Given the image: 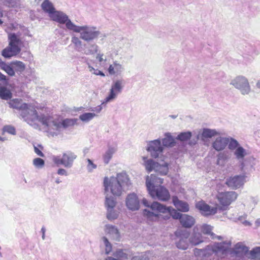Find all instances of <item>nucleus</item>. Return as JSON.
I'll return each mask as SVG.
<instances>
[{"mask_svg": "<svg viewBox=\"0 0 260 260\" xmlns=\"http://www.w3.org/2000/svg\"><path fill=\"white\" fill-rule=\"evenodd\" d=\"M131 185L129 178L125 172L118 173L116 177H105L104 179L105 192L110 191L114 196H120L129 189Z\"/></svg>", "mask_w": 260, "mask_h": 260, "instance_id": "obj_1", "label": "nucleus"}, {"mask_svg": "<svg viewBox=\"0 0 260 260\" xmlns=\"http://www.w3.org/2000/svg\"><path fill=\"white\" fill-rule=\"evenodd\" d=\"M39 121L47 127V133L52 137L58 136L63 129L77 124V118H66L62 120L52 117L41 115Z\"/></svg>", "mask_w": 260, "mask_h": 260, "instance_id": "obj_2", "label": "nucleus"}, {"mask_svg": "<svg viewBox=\"0 0 260 260\" xmlns=\"http://www.w3.org/2000/svg\"><path fill=\"white\" fill-rule=\"evenodd\" d=\"M152 211L148 209L143 210V214L150 219H157L162 218L165 220L170 219L172 216L175 219H179L180 221L184 214L179 212L172 207H166L158 202H154L151 206Z\"/></svg>", "mask_w": 260, "mask_h": 260, "instance_id": "obj_3", "label": "nucleus"}, {"mask_svg": "<svg viewBox=\"0 0 260 260\" xmlns=\"http://www.w3.org/2000/svg\"><path fill=\"white\" fill-rule=\"evenodd\" d=\"M235 142L231 144L230 149L239 162V167L242 174L246 176L255 170V158L251 156L246 157L247 151L240 144Z\"/></svg>", "mask_w": 260, "mask_h": 260, "instance_id": "obj_4", "label": "nucleus"}, {"mask_svg": "<svg viewBox=\"0 0 260 260\" xmlns=\"http://www.w3.org/2000/svg\"><path fill=\"white\" fill-rule=\"evenodd\" d=\"M163 179L151 174L146 178V186L149 194L153 199L165 202L170 199V194L166 187L160 185L163 183Z\"/></svg>", "mask_w": 260, "mask_h": 260, "instance_id": "obj_5", "label": "nucleus"}, {"mask_svg": "<svg viewBox=\"0 0 260 260\" xmlns=\"http://www.w3.org/2000/svg\"><path fill=\"white\" fill-rule=\"evenodd\" d=\"M231 245L230 241L217 242L205 249H197L199 253H196L202 257V260H219L226 255Z\"/></svg>", "mask_w": 260, "mask_h": 260, "instance_id": "obj_6", "label": "nucleus"}, {"mask_svg": "<svg viewBox=\"0 0 260 260\" xmlns=\"http://www.w3.org/2000/svg\"><path fill=\"white\" fill-rule=\"evenodd\" d=\"M8 104L10 108L20 111L21 116L28 124L32 125L36 121H39L40 116L38 115L34 105L25 103L20 99L10 100Z\"/></svg>", "mask_w": 260, "mask_h": 260, "instance_id": "obj_7", "label": "nucleus"}, {"mask_svg": "<svg viewBox=\"0 0 260 260\" xmlns=\"http://www.w3.org/2000/svg\"><path fill=\"white\" fill-rule=\"evenodd\" d=\"M71 31L79 33L80 38L87 43L96 39L101 34L96 27L88 25L78 26L75 24Z\"/></svg>", "mask_w": 260, "mask_h": 260, "instance_id": "obj_8", "label": "nucleus"}, {"mask_svg": "<svg viewBox=\"0 0 260 260\" xmlns=\"http://www.w3.org/2000/svg\"><path fill=\"white\" fill-rule=\"evenodd\" d=\"M77 158L76 154L70 150L66 151L62 154L61 157L58 155H52V161L57 166L62 165L66 168H71L74 161Z\"/></svg>", "mask_w": 260, "mask_h": 260, "instance_id": "obj_9", "label": "nucleus"}, {"mask_svg": "<svg viewBox=\"0 0 260 260\" xmlns=\"http://www.w3.org/2000/svg\"><path fill=\"white\" fill-rule=\"evenodd\" d=\"M124 86V81L122 79L114 81L111 85L109 95L104 99L102 104H106L113 101L121 93Z\"/></svg>", "mask_w": 260, "mask_h": 260, "instance_id": "obj_10", "label": "nucleus"}, {"mask_svg": "<svg viewBox=\"0 0 260 260\" xmlns=\"http://www.w3.org/2000/svg\"><path fill=\"white\" fill-rule=\"evenodd\" d=\"M231 84L238 89L242 95L248 94L251 87L248 80L243 76H238L233 79Z\"/></svg>", "mask_w": 260, "mask_h": 260, "instance_id": "obj_11", "label": "nucleus"}, {"mask_svg": "<svg viewBox=\"0 0 260 260\" xmlns=\"http://www.w3.org/2000/svg\"><path fill=\"white\" fill-rule=\"evenodd\" d=\"M236 142L238 144H240L237 140L232 137H218L212 143V147L216 151H219L224 150L228 145V148L231 151L230 146L231 144Z\"/></svg>", "mask_w": 260, "mask_h": 260, "instance_id": "obj_12", "label": "nucleus"}, {"mask_svg": "<svg viewBox=\"0 0 260 260\" xmlns=\"http://www.w3.org/2000/svg\"><path fill=\"white\" fill-rule=\"evenodd\" d=\"M50 17L54 21L60 24H65L67 28L71 31L75 25L69 18L68 16L61 11L55 10L52 15H50Z\"/></svg>", "mask_w": 260, "mask_h": 260, "instance_id": "obj_13", "label": "nucleus"}, {"mask_svg": "<svg viewBox=\"0 0 260 260\" xmlns=\"http://www.w3.org/2000/svg\"><path fill=\"white\" fill-rule=\"evenodd\" d=\"M146 150L153 158H161L163 155L164 147L159 139L149 142Z\"/></svg>", "mask_w": 260, "mask_h": 260, "instance_id": "obj_14", "label": "nucleus"}, {"mask_svg": "<svg viewBox=\"0 0 260 260\" xmlns=\"http://www.w3.org/2000/svg\"><path fill=\"white\" fill-rule=\"evenodd\" d=\"M237 197L238 194L235 191H226L219 193L217 195V199L222 206L228 207Z\"/></svg>", "mask_w": 260, "mask_h": 260, "instance_id": "obj_15", "label": "nucleus"}, {"mask_svg": "<svg viewBox=\"0 0 260 260\" xmlns=\"http://www.w3.org/2000/svg\"><path fill=\"white\" fill-rule=\"evenodd\" d=\"M125 202L126 207L131 211H137L140 208V200L135 192L128 194Z\"/></svg>", "mask_w": 260, "mask_h": 260, "instance_id": "obj_16", "label": "nucleus"}, {"mask_svg": "<svg viewBox=\"0 0 260 260\" xmlns=\"http://www.w3.org/2000/svg\"><path fill=\"white\" fill-rule=\"evenodd\" d=\"M247 176L240 174L231 177L226 179V184L232 189H236L243 186L246 182Z\"/></svg>", "mask_w": 260, "mask_h": 260, "instance_id": "obj_17", "label": "nucleus"}, {"mask_svg": "<svg viewBox=\"0 0 260 260\" xmlns=\"http://www.w3.org/2000/svg\"><path fill=\"white\" fill-rule=\"evenodd\" d=\"M177 237L176 244L178 248L185 250L189 245L188 238L189 234L186 232L182 231H177L175 233Z\"/></svg>", "mask_w": 260, "mask_h": 260, "instance_id": "obj_18", "label": "nucleus"}, {"mask_svg": "<svg viewBox=\"0 0 260 260\" xmlns=\"http://www.w3.org/2000/svg\"><path fill=\"white\" fill-rule=\"evenodd\" d=\"M196 207L201 213L205 216L214 215L217 212L216 207H211L203 201L197 203Z\"/></svg>", "mask_w": 260, "mask_h": 260, "instance_id": "obj_19", "label": "nucleus"}, {"mask_svg": "<svg viewBox=\"0 0 260 260\" xmlns=\"http://www.w3.org/2000/svg\"><path fill=\"white\" fill-rule=\"evenodd\" d=\"M249 249L243 243L238 242L234 247L231 252V254L238 257L240 256L246 255Z\"/></svg>", "mask_w": 260, "mask_h": 260, "instance_id": "obj_20", "label": "nucleus"}, {"mask_svg": "<svg viewBox=\"0 0 260 260\" xmlns=\"http://www.w3.org/2000/svg\"><path fill=\"white\" fill-rule=\"evenodd\" d=\"M172 203L178 211L187 212L189 210L188 204L185 201L179 200L177 196L172 197Z\"/></svg>", "mask_w": 260, "mask_h": 260, "instance_id": "obj_21", "label": "nucleus"}, {"mask_svg": "<svg viewBox=\"0 0 260 260\" xmlns=\"http://www.w3.org/2000/svg\"><path fill=\"white\" fill-rule=\"evenodd\" d=\"M21 51V48L16 46L9 45L6 47L2 52V55L6 58H9L12 56H16Z\"/></svg>", "mask_w": 260, "mask_h": 260, "instance_id": "obj_22", "label": "nucleus"}, {"mask_svg": "<svg viewBox=\"0 0 260 260\" xmlns=\"http://www.w3.org/2000/svg\"><path fill=\"white\" fill-rule=\"evenodd\" d=\"M124 71V66L122 64L120 63L117 60L114 61L113 63L109 66L108 69L109 74L111 75H120Z\"/></svg>", "mask_w": 260, "mask_h": 260, "instance_id": "obj_23", "label": "nucleus"}, {"mask_svg": "<svg viewBox=\"0 0 260 260\" xmlns=\"http://www.w3.org/2000/svg\"><path fill=\"white\" fill-rule=\"evenodd\" d=\"M8 40L10 45L21 48L22 41L20 38V34L10 32L8 34Z\"/></svg>", "mask_w": 260, "mask_h": 260, "instance_id": "obj_24", "label": "nucleus"}, {"mask_svg": "<svg viewBox=\"0 0 260 260\" xmlns=\"http://www.w3.org/2000/svg\"><path fill=\"white\" fill-rule=\"evenodd\" d=\"M105 232L109 235L112 238L116 241L119 240L120 234L115 226L111 224H107L105 225Z\"/></svg>", "mask_w": 260, "mask_h": 260, "instance_id": "obj_25", "label": "nucleus"}, {"mask_svg": "<svg viewBox=\"0 0 260 260\" xmlns=\"http://www.w3.org/2000/svg\"><path fill=\"white\" fill-rule=\"evenodd\" d=\"M168 170V164L167 162L163 160L160 163L156 162L154 171L157 175H166Z\"/></svg>", "mask_w": 260, "mask_h": 260, "instance_id": "obj_26", "label": "nucleus"}, {"mask_svg": "<svg viewBox=\"0 0 260 260\" xmlns=\"http://www.w3.org/2000/svg\"><path fill=\"white\" fill-rule=\"evenodd\" d=\"M219 135L220 133L216 129L204 128L201 134V139L204 141L205 139L211 138L213 137Z\"/></svg>", "mask_w": 260, "mask_h": 260, "instance_id": "obj_27", "label": "nucleus"}, {"mask_svg": "<svg viewBox=\"0 0 260 260\" xmlns=\"http://www.w3.org/2000/svg\"><path fill=\"white\" fill-rule=\"evenodd\" d=\"M0 69L10 76H15V71H13L12 62L8 63L0 59Z\"/></svg>", "mask_w": 260, "mask_h": 260, "instance_id": "obj_28", "label": "nucleus"}, {"mask_svg": "<svg viewBox=\"0 0 260 260\" xmlns=\"http://www.w3.org/2000/svg\"><path fill=\"white\" fill-rule=\"evenodd\" d=\"M201 232L206 235L210 236L212 239L221 240L222 237L220 236H216L215 234L212 232V227L208 224H203L201 226Z\"/></svg>", "mask_w": 260, "mask_h": 260, "instance_id": "obj_29", "label": "nucleus"}, {"mask_svg": "<svg viewBox=\"0 0 260 260\" xmlns=\"http://www.w3.org/2000/svg\"><path fill=\"white\" fill-rule=\"evenodd\" d=\"M181 225L186 228H191L195 223L194 218L191 216L184 214L180 221Z\"/></svg>", "mask_w": 260, "mask_h": 260, "instance_id": "obj_30", "label": "nucleus"}, {"mask_svg": "<svg viewBox=\"0 0 260 260\" xmlns=\"http://www.w3.org/2000/svg\"><path fill=\"white\" fill-rule=\"evenodd\" d=\"M2 5L10 8H20L21 0H0Z\"/></svg>", "mask_w": 260, "mask_h": 260, "instance_id": "obj_31", "label": "nucleus"}, {"mask_svg": "<svg viewBox=\"0 0 260 260\" xmlns=\"http://www.w3.org/2000/svg\"><path fill=\"white\" fill-rule=\"evenodd\" d=\"M142 159L143 160V165L148 172L149 173L152 171H154L156 162L151 158H148L147 157L145 156L143 157Z\"/></svg>", "mask_w": 260, "mask_h": 260, "instance_id": "obj_32", "label": "nucleus"}, {"mask_svg": "<svg viewBox=\"0 0 260 260\" xmlns=\"http://www.w3.org/2000/svg\"><path fill=\"white\" fill-rule=\"evenodd\" d=\"M196 228L197 229L198 228L196 227L194 228L193 234L189 239L190 243L193 245H197L203 242V239L201 234L196 232Z\"/></svg>", "mask_w": 260, "mask_h": 260, "instance_id": "obj_33", "label": "nucleus"}, {"mask_svg": "<svg viewBox=\"0 0 260 260\" xmlns=\"http://www.w3.org/2000/svg\"><path fill=\"white\" fill-rule=\"evenodd\" d=\"M164 146L172 147L176 144L175 140L169 133L165 134V138L162 139Z\"/></svg>", "mask_w": 260, "mask_h": 260, "instance_id": "obj_34", "label": "nucleus"}, {"mask_svg": "<svg viewBox=\"0 0 260 260\" xmlns=\"http://www.w3.org/2000/svg\"><path fill=\"white\" fill-rule=\"evenodd\" d=\"M116 151V149L113 147H109L107 150L105 152L103 155V159L105 164L107 165L109 164L110 160L112 158L113 155Z\"/></svg>", "mask_w": 260, "mask_h": 260, "instance_id": "obj_35", "label": "nucleus"}, {"mask_svg": "<svg viewBox=\"0 0 260 260\" xmlns=\"http://www.w3.org/2000/svg\"><path fill=\"white\" fill-rule=\"evenodd\" d=\"M98 49V46L95 44H85L83 51L86 55H92L97 52Z\"/></svg>", "mask_w": 260, "mask_h": 260, "instance_id": "obj_36", "label": "nucleus"}, {"mask_svg": "<svg viewBox=\"0 0 260 260\" xmlns=\"http://www.w3.org/2000/svg\"><path fill=\"white\" fill-rule=\"evenodd\" d=\"M41 7L45 12L49 14V17L55 11L53 4L49 0H45L42 4Z\"/></svg>", "mask_w": 260, "mask_h": 260, "instance_id": "obj_37", "label": "nucleus"}, {"mask_svg": "<svg viewBox=\"0 0 260 260\" xmlns=\"http://www.w3.org/2000/svg\"><path fill=\"white\" fill-rule=\"evenodd\" d=\"M246 256L253 260L260 258V247H254L250 251H248Z\"/></svg>", "mask_w": 260, "mask_h": 260, "instance_id": "obj_38", "label": "nucleus"}, {"mask_svg": "<svg viewBox=\"0 0 260 260\" xmlns=\"http://www.w3.org/2000/svg\"><path fill=\"white\" fill-rule=\"evenodd\" d=\"M12 96V93L11 91L7 87L0 85V98L2 100H8L11 99Z\"/></svg>", "mask_w": 260, "mask_h": 260, "instance_id": "obj_39", "label": "nucleus"}, {"mask_svg": "<svg viewBox=\"0 0 260 260\" xmlns=\"http://www.w3.org/2000/svg\"><path fill=\"white\" fill-rule=\"evenodd\" d=\"M116 204L115 199L112 196L107 195L105 198V206L107 209H114Z\"/></svg>", "mask_w": 260, "mask_h": 260, "instance_id": "obj_40", "label": "nucleus"}, {"mask_svg": "<svg viewBox=\"0 0 260 260\" xmlns=\"http://www.w3.org/2000/svg\"><path fill=\"white\" fill-rule=\"evenodd\" d=\"M12 63L15 73H21L25 70V65L23 62L16 60L12 61Z\"/></svg>", "mask_w": 260, "mask_h": 260, "instance_id": "obj_41", "label": "nucleus"}, {"mask_svg": "<svg viewBox=\"0 0 260 260\" xmlns=\"http://www.w3.org/2000/svg\"><path fill=\"white\" fill-rule=\"evenodd\" d=\"M80 37L72 36L71 38V42L74 44L75 49L78 51L83 50V43Z\"/></svg>", "mask_w": 260, "mask_h": 260, "instance_id": "obj_42", "label": "nucleus"}, {"mask_svg": "<svg viewBox=\"0 0 260 260\" xmlns=\"http://www.w3.org/2000/svg\"><path fill=\"white\" fill-rule=\"evenodd\" d=\"M191 136L192 133L190 132H182L178 135L176 139L181 142H185L189 140Z\"/></svg>", "mask_w": 260, "mask_h": 260, "instance_id": "obj_43", "label": "nucleus"}, {"mask_svg": "<svg viewBox=\"0 0 260 260\" xmlns=\"http://www.w3.org/2000/svg\"><path fill=\"white\" fill-rule=\"evenodd\" d=\"M96 116L94 113H84L79 116V119L83 122H87Z\"/></svg>", "mask_w": 260, "mask_h": 260, "instance_id": "obj_44", "label": "nucleus"}, {"mask_svg": "<svg viewBox=\"0 0 260 260\" xmlns=\"http://www.w3.org/2000/svg\"><path fill=\"white\" fill-rule=\"evenodd\" d=\"M113 256L118 259H128V255L126 254L122 249H117L115 251L113 254Z\"/></svg>", "mask_w": 260, "mask_h": 260, "instance_id": "obj_45", "label": "nucleus"}, {"mask_svg": "<svg viewBox=\"0 0 260 260\" xmlns=\"http://www.w3.org/2000/svg\"><path fill=\"white\" fill-rule=\"evenodd\" d=\"M228 159V155L225 153H220L217 155V164L223 166Z\"/></svg>", "mask_w": 260, "mask_h": 260, "instance_id": "obj_46", "label": "nucleus"}, {"mask_svg": "<svg viewBox=\"0 0 260 260\" xmlns=\"http://www.w3.org/2000/svg\"><path fill=\"white\" fill-rule=\"evenodd\" d=\"M107 218L110 220H113L118 217V213L114 209H107Z\"/></svg>", "mask_w": 260, "mask_h": 260, "instance_id": "obj_47", "label": "nucleus"}, {"mask_svg": "<svg viewBox=\"0 0 260 260\" xmlns=\"http://www.w3.org/2000/svg\"><path fill=\"white\" fill-rule=\"evenodd\" d=\"M86 161L87 162L86 169L88 172L91 173L93 172V170L97 168V165L94 164L91 159L87 158Z\"/></svg>", "mask_w": 260, "mask_h": 260, "instance_id": "obj_48", "label": "nucleus"}, {"mask_svg": "<svg viewBox=\"0 0 260 260\" xmlns=\"http://www.w3.org/2000/svg\"><path fill=\"white\" fill-rule=\"evenodd\" d=\"M102 241H103V243L105 246V252L107 254H108L110 253V252L112 250V245L109 242L108 239L105 237H103L102 238Z\"/></svg>", "mask_w": 260, "mask_h": 260, "instance_id": "obj_49", "label": "nucleus"}, {"mask_svg": "<svg viewBox=\"0 0 260 260\" xmlns=\"http://www.w3.org/2000/svg\"><path fill=\"white\" fill-rule=\"evenodd\" d=\"M33 165L37 168H42L45 165V161L41 158H36L33 160Z\"/></svg>", "mask_w": 260, "mask_h": 260, "instance_id": "obj_50", "label": "nucleus"}, {"mask_svg": "<svg viewBox=\"0 0 260 260\" xmlns=\"http://www.w3.org/2000/svg\"><path fill=\"white\" fill-rule=\"evenodd\" d=\"M3 129L4 132L8 133L13 135H16L15 128L11 125H6L4 126Z\"/></svg>", "mask_w": 260, "mask_h": 260, "instance_id": "obj_51", "label": "nucleus"}, {"mask_svg": "<svg viewBox=\"0 0 260 260\" xmlns=\"http://www.w3.org/2000/svg\"><path fill=\"white\" fill-rule=\"evenodd\" d=\"M246 218V215L244 214L243 215L239 216L237 218V219L239 221H241V222L243 223L245 225H250V223H249V222H248L245 220Z\"/></svg>", "mask_w": 260, "mask_h": 260, "instance_id": "obj_52", "label": "nucleus"}, {"mask_svg": "<svg viewBox=\"0 0 260 260\" xmlns=\"http://www.w3.org/2000/svg\"><path fill=\"white\" fill-rule=\"evenodd\" d=\"M132 260H149V258L146 256L138 255L134 256Z\"/></svg>", "mask_w": 260, "mask_h": 260, "instance_id": "obj_53", "label": "nucleus"}, {"mask_svg": "<svg viewBox=\"0 0 260 260\" xmlns=\"http://www.w3.org/2000/svg\"><path fill=\"white\" fill-rule=\"evenodd\" d=\"M57 174L59 175L68 176V174L67 171L62 168H60L57 170Z\"/></svg>", "mask_w": 260, "mask_h": 260, "instance_id": "obj_54", "label": "nucleus"}, {"mask_svg": "<svg viewBox=\"0 0 260 260\" xmlns=\"http://www.w3.org/2000/svg\"><path fill=\"white\" fill-rule=\"evenodd\" d=\"M8 80L9 79L0 72V81L7 83H8Z\"/></svg>", "mask_w": 260, "mask_h": 260, "instance_id": "obj_55", "label": "nucleus"}, {"mask_svg": "<svg viewBox=\"0 0 260 260\" xmlns=\"http://www.w3.org/2000/svg\"><path fill=\"white\" fill-rule=\"evenodd\" d=\"M102 104L101 105L98 106L93 109H92L91 110L93 112H95L97 113H99L102 111L103 107H102Z\"/></svg>", "mask_w": 260, "mask_h": 260, "instance_id": "obj_56", "label": "nucleus"}, {"mask_svg": "<svg viewBox=\"0 0 260 260\" xmlns=\"http://www.w3.org/2000/svg\"><path fill=\"white\" fill-rule=\"evenodd\" d=\"M34 150H35V153L38 155H39V156H40L41 157H44V154H43V153L38 148H37V147L34 146Z\"/></svg>", "mask_w": 260, "mask_h": 260, "instance_id": "obj_57", "label": "nucleus"}, {"mask_svg": "<svg viewBox=\"0 0 260 260\" xmlns=\"http://www.w3.org/2000/svg\"><path fill=\"white\" fill-rule=\"evenodd\" d=\"M154 202H153L152 203H151V204H150L149 202L145 198H143V200H142V203L143 204L146 206V207H150L151 208V205L154 203ZM151 210L152 209L150 208Z\"/></svg>", "mask_w": 260, "mask_h": 260, "instance_id": "obj_58", "label": "nucleus"}, {"mask_svg": "<svg viewBox=\"0 0 260 260\" xmlns=\"http://www.w3.org/2000/svg\"><path fill=\"white\" fill-rule=\"evenodd\" d=\"M199 136L198 135L196 138L192 139L191 140H190V141L189 142V144L191 146L194 145L197 143V141L199 139Z\"/></svg>", "mask_w": 260, "mask_h": 260, "instance_id": "obj_59", "label": "nucleus"}, {"mask_svg": "<svg viewBox=\"0 0 260 260\" xmlns=\"http://www.w3.org/2000/svg\"><path fill=\"white\" fill-rule=\"evenodd\" d=\"M93 74L96 75H100L103 77L105 76L104 73L101 71L99 70L98 69H95L94 72H93Z\"/></svg>", "mask_w": 260, "mask_h": 260, "instance_id": "obj_60", "label": "nucleus"}, {"mask_svg": "<svg viewBox=\"0 0 260 260\" xmlns=\"http://www.w3.org/2000/svg\"><path fill=\"white\" fill-rule=\"evenodd\" d=\"M41 232L42 233V238L43 240H45V232H46V229H45V228L43 226L41 228Z\"/></svg>", "mask_w": 260, "mask_h": 260, "instance_id": "obj_61", "label": "nucleus"}, {"mask_svg": "<svg viewBox=\"0 0 260 260\" xmlns=\"http://www.w3.org/2000/svg\"><path fill=\"white\" fill-rule=\"evenodd\" d=\"M246 257V255L240 256L236 257H235V259L234 260H247Z\"/></svg>", "mask_w": 260, "mask_h": 260, "instance_id": "obj_62", "label": "nucleus"}, {"mask_svg": "<svg viewBox=\"0 0 260 260\" xmlns=\"http://www.w3.org/2000/svg\"><path fill=\"white\" fill-rule=\"evenodd\" d=\"M103 54H98L96 56V59H98L99 61V62H102L104 59L103 58Z\"/></svg>", "mask_w": 260, "mask_h": 260, "instance_id": "obj_63", "label": "nucleus"}, {"mask_svg": "<svg viewBox=\"0 0 260 260\" xmlns=\"http://www.w3.org/2000/svg\"><path fill=\"white\" fill-rule=\"evenodd\" d=\"M105 260H117V259L112 256H107Z\"/></svg>", "mask_w": 260, "mask_h": 260, "instance_id": "obj_64", "label": "nucleus"}]
</instances>
